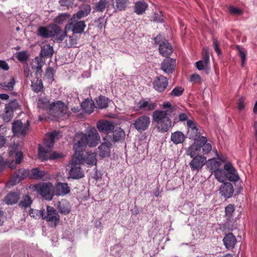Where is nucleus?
Returning a JSON list of instances; mask_svg holds the SVG:
<instances>
[{"mask_svg":"<svg viewBox=\"0 0 257 257\" xmlns=\"http://www.w3.org/2000/svg\"><path fill=\"white\" fill-rule=\"evenodd\" d=\"M236 48L241 59L242 66H243L246 59L245 53L240 47L237 46Z\"/></svg>","mask_w":257,"mask_h":257,"instance_id":"6e6d98bb","label":"nucleus"},{"mask_svg":"<svg viewBox=\"0 0 257 257\" xmlns=\"http://www.w3.org/2000/svg\"><path fill=\"white\" fill-rule=\"evenodd\" d=\"M15 81L14 78H11L8 82H4L1 83L2 88L5 90H12L14 88Z\"/></svg>","mask_w":257,"mask_h":257,"instance_id":"a18cd8bd","label":"nucleus"},{"mask_svg":"<svg viewBox=\"0 0 257 257\" xmlns=\"http://www.w3.org/2000/svg\"><path fill=\"white\" fill-rule=\"evenodd\" d=\"M32 202L31 198L29 196H26L19 203V206L21 207L27 208L31 205Z\"/></svg>","mask_w":257,"mask_h":257,"instance_id":"de8ad7c7","label":"nucleus"},{"mask_svg":"<svg viewBox=\"0 0 257 257\" xmlns=\"http://www.w3.org/2000/svg\"><path fill=\"white\" fill-rule=\"evenodd\" d=\"M9 158L4 160L6 162V165H9L11 169H15L17 164H20L24 158L22 151H18L17 146L15 145L10 147L9 151Z\"/></svg>","mask_w":257,"mask_h":257,"instance_id":"423d86ee","label":"nucleus"},{"mask_svg":"<svg viewBox=\"0 0 257 257\" xmlns=\"http://www.w3.org/2000/svg\"><path fill=\"white\" fill-rule=\"evenodd\" d=\"M82 156V155L81 154ZM96 155L95 153L87 152L86 156L84 158L82 157V162H84L88 165H95L97 162Z\"/></svg>","mask_w":257,"mask_h":257,"instance_id":"cd10ccee","label":"nucleus"},{"mask_svg":"<svg viewBox=\"0 0 257 257\" xmlns=\"http://www.w3.org/2000/svg\"><path fill=\"white\" fill-rule=\"evenodd\" d=\"M113 123L109 121L101 120L97 122V128L99 131L108 133L114 129Z\"/></svg>","mask_w":257,"mask_h":257,"instance_id":"412c9836","label":"nucleus"},{"mask_svg":"<svg viewBox=\"0 0 257 257\" xmlns=\"http://www.w3.org/2000/svg\"><path fill=\"white\" fill-rule=\"evenodd\" d=\"M148 101L145 99H142L139 102V108L140 109H144L147 107Z\"/></svg>","mask_w":257,"mask_h":257,"instance_id":"0e129e2a","label":"nucleus"},{"mask_svg":"<svg viewBox=\"0 0 257 257\" xmlns=\"http://www.w3.org/2000/svg\"><path fill=\"white\" fill-rule=\"evenodd\" d=\"M79 20L72 17L70 20L69 24L66 25V29L71 30L74 34L83 33L86 27V25L84 21H78Z\"/></svg>","mask_w":257,"mask_h":257,"instance_id":"1a4fd4ad","label":"nucleus"},{"mask_svg":"<svg viewBox=\"0 0 257 257\" xmlns=\"http://www.w3.org/2000/svg\"><path fill=\"white\" fill-rule=\"evenodd\" d=\"M108 99L104 96H100L96 100V107L99 108H105L107 107Z\"/></svg>","mask_w":257,"mask_h":257,"instance_id":"e433bc0d","label":"nucleus"},{"mask_svg":"<svg viewBox=\"0 0 257 257\" xmlns=\"http://www.w3.org/2000/svg\"><path fill=\"white\" fill-rule=\"evenodd\" d=\"M209 62V57L207 53V52H206L203 58V60H200L196 62V65L197 69L201 70L206 68L208 66Z\"/></svg>","mask_w":257,"mask_h":257,"instance_id":"2f4dec72","label":"nucleus"},{"mask_svg":"<svg viewBox=\"0 0 257 257\" xmlns=\"http://www.w3.org/2000/svg\"><path fill=\"white\" fill-rule=\"evenodd\" d=\"M26 53L24 52H20L18 55V58L21 61H24L27 59Z\"/></svg>","mask_w":257,"mask_h":257,"instance_id":"69168bd1","label":"nucleus"},{"mask_svg":"<svg viewBox=\"0 0 257 257\" xmlns=\"http://www.w3.org/2000/svg\"><path fill=\"white\" fill-rule=\"evenodd\" d=\"M124 132L120 128H117L113 132V142H116L124 139Z\"/></svg>","mask_w":257,"mask_h":257,"instance_id":"4c0bfd02","label":"nucleus"},{"mask_svg":"<svg viewBox=\"0 0 257 257\" xmlns=\"http://www.w3.org/2000/svg\"><path fill=\"white\" fill-rule=\"evenodd\" d=\"M38 35L45 38L56 36L62 41L66 36V32L62 31L57 25H52L47 27H40L38 30Z\"/></svg>","mask_w":257,"mask_h":257,"instance_id":"20e7f679","label":"nucleus"},{"mask_svg":"<svg viewBox=\"0 0 257 257\" xmlns=\"http://www.w3.org/2000/svg\"><path fill=\"white\" fill-rule=\"evenodd\" d=\"M223 241L226 248L230 249L234 248L236 243V239L232 233H229L225 236Z\"/></svg>","mask_w":257,"mask_h":257,"instance_id":"b1692460","label":"nucleus"},{"mask_svg":"<svg viewBox=\"0 0 257 257\" xmlns=\"http://www.w3.org/2000/svg\"><path fill=\"white\" fill-rule=\"evenodd\" d=\"M213 151L214 152L215 155L216 156L218 159L220 160L221 161L223 162H225L226 161L227 159L226 157L225 156L223 155H219L216 149H214L213 150Z\"/></svg>","mask_w":257,"mask_h":257,"instance_id":"680f3d73","label":"nucleus"},{"mask_svg":"<svg viewBox=\"0 0 257 257\" xmlns=\"http://www.w3.org/2000/svg\"><path fill=\"white\" fill-rule=\"evenodd\" d=\"M50 113L54 114L57 117H68L70 112L68 110L67 106L64 103L60 101H57L52 103Z\"/></svg>","mask_w":257,"mask_h":257,"instance_id":"6e6552de","label":"nucleus"},{"mask_svg":"<svg viewBox=\"0 0 257 257\" xmlns=\"http://www.w3.org/2000/svg\"><path fill=\"white\" fill-rule=\"evenodd\" d=\"M45 172L43 171L40 170L38 168H35L32 170L31 173V177L35 179H41L45 175Z\"/></svg>","mask_w":257,"mask_h":257,"instance_id":"37998d69","label":"nucleus"},{"mask_svg":"<svg viewBox=\"0 0 257 257\" xmlns=\"http://www.w3.org/2000/svg\"><path fill=\"white\" fill-rule=\"evenodd\" d=\"M159 52L163 56H168L172 53V48L167 41L162 42L160 44Z\"/></svg>","mask_w":257,"mask_h":257,"instance_id":"393cba45","label":"nucleus"},{"mask_svg":"<svg viewBox=\"0 0 257 257\" xmlns=\"http://www.w3.org/2000/svg\"><path fill=\"white\" fill-rule=\"evenodd\" d=\"M52 103H50L49 98L45 94H40L37 100V107L39 109L51 111Z\"/></svg>","mask_w":257,"mask_h":257,"instance_id":"f3484780","label":"nucleus"},{"mask_svg":"<svg viewBox=\"0 0 257 257\" xmlns=\"http://www.w3.org/2000/svg\"><path fill=\"white\" fill-rule=\"evenodd\" d=\"M46 76L49 79H52L54 76V70L52 68H47L46 72Z\"/></svg>","mask_w":257,"mask_h":257,"instance_id":"13d9d810","label":"nucleus"},{"mask_svg":"<svg viewBox=\"0 0 257 257\" xmlns=\"http://www.w3.org/2000/svg\"><path fill=\"white\" fill-rule=\"evenodd\" d=\"M58 209L61 214H67L70 211V206L67 200L62 199L58 202Z\"/></svg>","mask_w":257,"mask_h":257,"instance_id":"bb28decb","label":"nucleus"},{"mask_svg":"<svg viewBox=\"0 0 257 257\" xmlns=\"http://www.w3.org/2000/svg\"><path fill=\"white\" fill-rule=\"evenodd\" d=\"M228 11L230 14L235 16L240 15L242 13L241 10L233 6H230L228 8Z\"/></svg>","mask_w":257,"mask_h":257,"instance_id":"864d4df0","label":"nucleus"},{"mask_svg":"<svg viewBox=\"0 0 257 257\" xmlns=\"http://www.w3.org/2000/svg\"><path fill=\"white\" fill-rule=\"evenodd\" d=\"M213 46L214 48L215 51L218 54V55H220L221 54V50L219 48V43L217 40L213 39Z\"/></svg>","mask_w":257,"mask_h":257,"instance_id":"e2e57ef3","label":"nucleus"},{"mask_svg":"<svg viewBox=\"0 0 257 257\" xmlns=\"http://www.w3.org/2000/svg\"><path fill=\"white\" fill-rule=\"evenodd\" d=\"M7 128L3 125L0 126V148H2L6 144V139L4 136L1 135L6 132Z\"/></svg>","mask_w":257,"mask_h":257,"instance_id":"8fccbe9b","label":"nucleus"},{"mask_svg":"<svg viewBox=\"0 0 257 257\" xmlns=\"http://www.w3.org/2000/svg\"><path fill=\"white\" fill-rule=\"evenodd\" d=\"M81 163V153L75 152L71 161V169L69 172V177L70 178L78 179L83 177V172L80 167V165Z\"/></svg>","mask_w":257,"mask_h":257,"instance_id":"39448f33","label":"nucleus"},{"mask_svg":"<svg viewBox=\"0 0 257 257\" xmlns=\"http://www.w3.org/2000/svg\"><path fill=\"white\" fill-rule=\"evenodd\" d=\"M43 211L44 210L41 211L38 210L31 209L30 211L29 214L31 217L35 219H39L41 217H43Z\"/></svg>","mask_w":257,"mask_h":257,"instance_id":"49530a36","label":"nucleus"},{"mask_svg":"<svg viewBox=\"0 0 257 257\" xmlns=\"http://www.w3.org/2000/svg\"><path fill=\"white\" fill-rule=\"evenodd\" d=\"M57 135L58 133L56 132L47 134L45 137L43 144L42 145H39L38 156L42 161L55 159L63 157L60 153L55 152L51 153V150L54 143V139Z\"/></svg>","mask_w":257,"mask_h":257,"instance_id":"7ed1b4c3","label":"nucleus"},{"mask_svg":"<svg viewBox=\"0 0 257 257\" xmlns=\"http://www.w3.org/2000/svg\"><path fill=\"white\" fill-rule=\"evenodd\" d=\"M45 64V61L41 57H36L32 64V68L37 70V72L41 71L43 66Z\"/></svg>","mask_w":257,"mask_h":257,"instance_id":"f704fd0d","label":"nucleus"},{"mask_svg":"<svg viewBox=\"0 0 257 257\" xmlns=\"http://www.w3.org/2000/svg\"><path fill=\"white\" fill-rule=\"evenodd\" d=\"M215 178L220 182H223L226 180V175L222 169H219L214 172Z\"/></svg>","mask_w":257,"mask_h":257,"instance_id":"c03bdc74","label":"nucleus"},{"mask_svg":"<svg viewBox=\"0 0 257 257\" xmlns=\"http://www.w3.org/2000/svg\"><path fill=\"white\" fill-rule=\"evenodd\" d=\"M77 142L73 146V149L76 153H81L88 145L89 147H95L100 141V136L95 128L90 131L88 135L83 133H77L75 138Z\"/></svg>","mask_w":257,"mask_h":257,"instance_id":"f03ea898","label":"nucleus"},{"mask_svg":"<svg viewBox=\"0 0 257 257\" xmlns=\"http://www.w3.org/2000/svg\"><path fill=\"white\" fill-rule=\"evenodd\" d=\"M128 0H115L116 7L120 11L125 9L126 7Z\"/></svg>","mask_w":257,"mask_h":257,"instance_id":"3c124183","label":"nucleus"},{"mask_svg":"<svg viewBox=\"0 0 257 257\" xmlns=\"http://www.w3.org/2000/svg\"><path fill=\"white\" fill-rule=\"evenodd\" d=\"M95 23H97V27L100 30L104 29L105 28L106 21L104 18H99Z\"/></svg>","mask_w":257,"mask_h":257,"instance_id":"5fc2aeb1","label":"nucleus"},{"mask_svg":"<svg viewBox=\"0 0 257 257\" xmlns=\"http://www.w3.org/2000/svg\"><path fill=\"white\" fill-rule=\"evenodd\" d=\"M148 8L147 4L144 2H138L135 4V12L138 15L143 14Z\"/></svg>","mask_w":257,"mask_h":257,"instance_id":"c9c22d12","label":"nucleus"},{"mask_svg":"<svg viewBox=\"0 0 257 257\" xmlns=\"http://www.w3.org/2000/svg\"><path fill=\"white\" fill-rule=\"evenodd\" d=\"M121 250L120 246L116 245L111 248V254L114 256H118Z\"/></svg>","mask_w":257,"mask_h":257,"instance_id":"4d7b16f0","label":"nucleus"},{"mask_svg":"<svg viewBox=\"0 0 257 257\" xmlns=\"http://www.w3.org/2000/svg\"><path fill=\"white\" fill-rule=\"evenodd\" d=\"M150 123V117L148 115H143L135 120L133 125L138 131L142 132L149 128Z\"/></svg>","mask_w":257,"mask_h":257,"instance_id":"9b49d317","label":"nucleus"},{"mask_svg":"<svg viewBox=\"0 0 257 257\" xmlns=\"http://www.w3.org/2000/svg\"><path fill=\"white\" fill-rule=\"evenodd\" d=\"M201 145L198 143L194 142L191 145L186 151V155L191 158L195 157L196 156H200L199 154L201 152Z\"/></svg>","mask_w":257,"mask_h":257,"instance_id":"5701e85b","label":"nucleus"},{"mask_svg":"<svg viewBox=\"0 0 257 257\" xmlns=\"http://www.w3.org/2000/svg\"><path fill=\"white\" fill-rule=\"evenodd\" d=\"M53 54V49L50 45L47 44L42 47L40 54L42 57H51Z\"/></svg>","mask_w":257,"mask_h":257,"instance_id":"72a5a7b5","label":"nucleus"},{"mask_svg":"<svg viewBox=\"0 0 257 257\" xmlns=\"http://www.w3.org/2000/svg\"><path fill=\"white\" fill-rule=\"evenodd\" d=\"M29 122L27 120L23 123L21 120H17L13 123L12 130L14 134L19 137H24L28 130Z\"/></svg>","mask_w":257,"mask_h":257,"instance_id":"f8f14e48","label":"nucleus"},{"mask_svg":"<svg viewBox=\"0 0 257 257\" xmlns=\"http://www.w3.org/2000/svg\"><path fill=\"white\" fill-rule=\"evenodd\" d=\"M225 215L228 219H230L234 211V207L232 204H229L225 207Z\"/></svg>","mask_w":257,"mask_h":257,"instance_id":"09e8293b","label":"nucleus"},{"mask_svg":"<svg viewBox=\"0 0 257 257\" xmlns=\"http://www.w3.org/2000/svg\"><path fill=\"white\" fill-rule=\"evenodd\" d=\"M34 188L46 200H51L54 195V187L50 182L36 184Z\"/></svg>","mask_w":257,"mask_h":257,"instance_id":"0eeeda50","label":"nucleus"},{"mask_svg":"<svg viewBox=\"0 0 257 257\" xmlns=\"http://www.w3.org/2000/svg\"><path fill=\"white\" fill-rule=\"evenodd\" d=\"M157 106V103L155 102H153L150 101L148 102V105L147 107L148 110H152L155 109Z\"/></svg>","mask_w":257,"mask_h":257,"instance_id":"052dcab7","label":"nucleus"},{"mask_svg":"<svg viewBox=\"0 0 257 257\" xmlns=\"http://www.w3.org/2000/svg\"><path fill=\"white\" fill-rule=\"evenodd\" d=\"M108 0H100L95 7V10L97 12H103L109 5Z\"/></svg>","mask_w":257,"mask_h":257,"instance_id":"79ce46f5","label":"nucleus"},{"mask_svg":"<svg viewBox=\"0 0 257 257\" xmlns=\"http://www.w3.org/2000/svg\"><path fill=\"white\" fill-rule=\"evenodd\" d=\"M81 107L86 112L91 113L93 112L95 106L92 100L86 99L82 102Z\"/></svg>","mask_w":257,"mask_h":257,"instance_id":"7c9ffc66","label":"nucleus"},{"mask_svg":"<svg viewBox=\"0 0 257 257\" xmlns=\"http://www.w3.org/2000/svg\"><path fill=\"white\" fill-rule=\"evenodd\" d=\"M153 84L154 87L156 90L162 92L167 88L168 82L166 77L160 75L156 77Z\"/></svg>","mask_w":257,"mask_h":257,"instance_id":"dca6fc26","label":"nucleus"},{"mask_svg":"<svg viewBox=\"0 0 257 257\" xmlns=\"http://www.w3.org/2000/svg\"><path fill=\"white\" fill-rule=\"evenodd\" d=\"M43 219L47 221L52 222L54 226H56L59 222L60 217L57 211L52 206L47 207L46 212L44 210Z\"/></svg>","mask_w":257,"mask_h":257,"instance_id":"9d476101","label":"nucleus"},{"mask_svg":"<svg viewBox=\"0 0 257 257\" xmlns=\"http://www.w3.org/2000/svg\"><path fill=\"white\" fill-rule=\"evenodd\" d=\"M162 106L166 109H158L154 111L152 114V120L153 123H156L155 127L157 131L164 133L168 132L174 126L169 116L176 110V107L172 105L169 101L163 102Z\"/></svg>","mask_w":257,"mask_h":257,"instance_id":"f257e3e1","label":"nucleus"},{"mask_svg":"<svg viewBox=\"0 0 257 257\" xmlns=\"http://www.w3.org/2000/svg\"><path fill=\"white\" fill-rule=\"evenodd\" d=\"M219 192L221 195L225 198H230L234 192L233 186L230 183H224L220 186Z\"/></svg>","mask_w":257,"mask_h":257,"instance_id":"aec40b11","label":"nucleus"},{"mask_svg":"<svg viewBox=\"0 0 257 257\" xmlns=\"http://www.w3.org/2000/svg\"><path fill=\"white\" fill-rule=\"evenodd\" d=\"M208 169L212 173L220 169L221 164L214 158L209 159L206 163Z\"/></svg>","mask_w":257,"mask_h":257,"instance_id":"c756f323","label":"nucleus"},{"mask_svg":"<svg viewBox=\"0 0 257 257\" xmlns=\"http://www.w3.org/2000/svg\"><path fill=\"white\" fill-rule=\"evenodd\" d=\"M19 199V196L16 193L13 192L9 194L6 198V202L8 204L16 203Z\"/></svg>","mask_w":257,"mask_h":257,"instance_id":"ea45409f","label":"nucleus"},{"mask_svg":"<svg viewBox=\"0 0 257 257\" xmlns=\"http://www.w3.org/2000/svg\"><path fill=\"white\" fill-rule=\"evenodd\" d=\"M103 140L104 142L98 148L99 155L101 158L108 157L110 155V149L112 146L110 137L106 136L103 138Z\"/></svg>","mask_w":257,"mask_h":257,"instance_id":"ddd939ff","label":"nucleus"},{"mask_svg":"<svg viewBox=\"0 0 257 257\" xmlns=\"http://www.w3.org/2000/svg\"><path fill=\"white\" fill-rule=\"evenodd\" d=\"M207 138L205 137H201L200 138L199 142L201 145V148L202 149L203 153L204 154H207L210 152L212 149V146L211 144L207 143Z\"/></svg>","mask_w":257,"mask_h":257,"instance_id":"473e14b6","label":"nucleus"},{"mask_svg":"<svg viewBox=\"0 0 257 257\" xmlns=\"http://www.w3.org/2000/svg\"><path fill=\"white\" fill-rule=\"evenodd\" d=\"M176 65V61L171 58H166L161 64V69L166 73H172Z\"/></svg>","mask_w":257,"mask_h":257,"instance_id":"6ab92c4d","label":"nucleus"},{"mask_svg":"<svg viewBox=\"0 0 257 257\" xmlns=\"http://www.w3.org/2000/svg\"><path fill=\"white\" fill-rule=\"evenodd\" d=\"M224 170L226 172L227 178L231 181H237L239 177L237 175V172L231 163L226 162L224 165Z\"/></svg>","mask_w":257,"mask_h":257,"instance_id":"2eb2a0df","label":"nucleus"},{"mask_svg":"<svg viewBox=\"0 0 257 257\" xmlns=\"http://www.w3.org/2000/svg\"><path fill=\"white\" fill-rule=\"evenodd\" d=\"M188 119V116L185 113H180L179 115V120L181 121L187 120Z\"/></svg>","mask_w":257,"mask_h":257,"instance_id":"774afa93","label":"nucleus"},{"mask_svg":"<svg viewBox=\"0 0 257 257\" xmlns=\"http://www.w3.org/2000/svg\"><path fill=\"white\" fill-rule=\"evenodd\" d=\"M184 91V88L181 87H176L174 88L170 93V95L173 96H179L181 95Z\"/></svg>","mask_w":257,"mask_h":257,"instance_id":"603ef678","label":"nucleus"},{"mask_svg":"<svg viewBox=\"0 0 257 257\" xmlns=\"http://www.w3.org/2000/svg\"><path fill=\"white\" fill-rule=\"evenodd\" d=\"M187 124L188 126L187 135L189 138L193 140H196L199 138V132L194 122L192 120H188Z\"/></svg>","mask_w":257,"mask_h":257,"instance_id":"a211bd4d","label":"nucleus"},{"mask_svg":"<svg viewBox=\"0 0 257 257\" xmlns=\"http://www.w3.org/2000/svg\"><path fill=\"white\" fill-rule=\"evenodd\" d=\"M0 68L5 71H7L9 69V66L5 61L0 60Z\"/></svg>","mask_w":257,"mask_h":257,"instance_id":"bf43d9fd","label":"nucleus"},{"mask_svg":"<svg viewBox=\"0 0 257 257\" xmlns=\"http://www.w3.org/2000/svg\"><path fill=\"white\" fill-rule=\"evenodd\" d=\"M185 139V135L182 132L180 131L173 133L171 136V140L176 145L182 143Z\"/></svg>","mask_w":257,"mask_h":257,"instance_id":"c85d7f7f","label":"nucleus"},{"mask_svg":"<svg viewBox=\"0 0 257 257\" xmlns=\"http://www.w3.org/2000/svg\"><path fill=\"white\" fill-rule=\"evenodd\" d=\"M91 9L90 6L88 5H84L80 8L76 14L73 15V17H75L76 19H80L82 18L86 17L91 12Z\"/></svg>","mask_w":257,"mask_h":257,"instance_id":"a878e982","label":"nucleus"},{"mask_svg":"<svg viewBox=\"0 0 257 257\" xmlns=\"http://www.w3.org/2000/svg\"><path fill=\"white\" fill-rule=\"evenodd\" d=\"M20 106L16 100L11 101L6 106V112L9 113L19 109Z\"/></svg>","mask_w":257,"mask_h":257,"instance_id":"58836bf2","label":"nucleus"},{"mask_svg":"<svg viewBox=\"0 0 257 257\" xmlns=\"http://www.w3.org/2000/svg\"><path fill=\"white\" fill-rule=\"evenodd\" d=\"M201 80L200 76L198 74H193L191 76V81L199 82Z\"/></svg>","mask_w":257,"mask_h":257,"instance_id":"338daca9","label":"nucleus"},{"mask_svg":"<svg viewBox=\"0 0 257 257\" xmlns=\"http://www.w3.org/2000/svg\"><path fill=\"white\" fill-rule=\"evenodd\" d=\"M54 195L64 196L70 191V188L66 183H58L54 187Z\"/></svg>","mask_w":257,"mask_h":257,"instance_id":"4be33fe9","label":"nucleus"},{"mask_svg":"<svg viewBox=\"0 0 257 257\" xmlns=\"http://www.w3.org/2000/svg\"><path fill=\"white\" fill-rule=\"evenodd\" d=\"M192 158L189 163L191 169L192 171L198 172L206 163V158L203 156H196Z\"/></svg>","mask_w":257,"mask_h":257,"instance_id":"4468645a","label":"nucleus"},{"mask_svg":"<svg viewBox=\"0 0 257 257\" xmlns=\"http://www.w3.org/2000/svg\"><path fill=\"white\" fill-rule=\"evenodd\" d=\"M31 87L32 90L35 92L41 91L43 88V85L41 79H37L36 80L32 81Z\"/></svg>","mask_w":257,"mask_h":257,"instance_id":"a19ab883","label":"nucleus"}]
</instances>
